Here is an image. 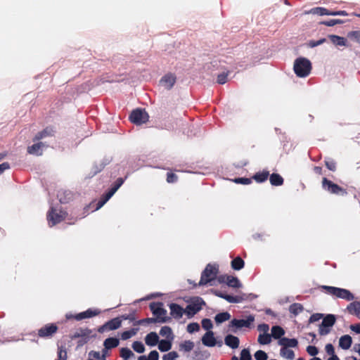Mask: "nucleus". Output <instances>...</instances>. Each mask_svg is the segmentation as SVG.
I'll list each match as a JSON object with an SVG mask.
<instances>
[{"label": "nucleus", "mask_w": 360, "mask_h": 360, "mask_svg": "<svg viewBox=\"0 0 360 360\" xmlns=\"http://www.w3.org/2000/svg\"><path fill=\"white\" fill-rule=\"evenodd\" d=\"M311 63L309 60L306 58H298L294 62V71L299 77H307L311 70Z\"/></svg>", "instance_id": "nucleus-1"}, {"label": "nucleus", "mask_w": 360, "mask_h": 360, "mask_svg": "<svg viewBox=\"0 0 360 360\" xmlns=\"http://www.w3.org/2000/svg\"><path fill=\"white\" fill-rule=\"evenodd\" d=\"M219 273L217 265L208 264L202 272L198 285H205L215 280Z\"/></svg>", "instance_id": "nucleus-2"}, {"label": "nucleus", "mask_w": 360, "mask_h": 360, "mask_svg": "<svg viewBox=\"0 0 360 360\" xmlns=\"http://www.w3.org/2000/svg\"><path fill=\"white\" fill-rule=\"evenodd\" d=\"M67 217V212L51 207L47 212L46 219L49 226L52 227L65 220Z\"/></svg>", "instance_id": "nucleus-3"}, {"label": "nucleus", "mask_w": 360, "mask_h": 360, "mask_svg": "<svg viewBox=\"0 0 360 360\" xmlns=\"http://www.w3.org/2000/svg\"><path fill=\"white\" fill-rule=\"evenodd\" d=\"M322 288L325 290L326 293L347 301H352L354 299L353 294L347 289L327 285L322 286Z\"/></svg>", "instance_id": "nucleus-4"}, {"label": "nucleus", "mask_w": 360, "mask_h": 360, "mask_svg": "<svg viewBox=\"0 0 360 360\" xmlns=\"http://www.w3.org/2000/svg\"><path fill=\"white\" fill-rule=\"evenodd\" d=\"M322 188L330 194L338 195H345L347 194V190L339 185L333 183L332 181L323 177L322 179Z\"/></svg>", "instance_id": "nucleus-5"}, {"label": "nucleus", "mask_w": 360, "mask_h": 360, "mask_svg": "<svg viewBox=\"0 0 360 360\" xmlns=\"http://www.w3.org/2000/svg\"><path fill=\"white\" fill-rule=\"evenodd\" d=\"M336 321L335 316L333 314H327L323 316V321L319 327V333L321 336L329 334L331 331V328L334 326Z\"/></svg>", "instance_id": "nucleus-6"}, {"label": "nucleus", "mask_w": 360, "mask_h": 360, "mask_svg": "<svg viewBox=\"0 0 360 360\" xmlns=\"http://www.w3.org/2000/svg\"><path fill=\"white\" fill-rule=\"evenodd\" d=\"M129 119L132 123L141 125L148 121L149 115L144 109L136 108L132 110Z\"/></svg>", "instance_id": "nucleus-7"}, {"label": "nucleus", "mask_w": 360, "mask_h": 360, "mask_svg": "<svg viewBox=\"0 0 360 360\" xmlns=\"http://www.w3.org/2000/svg\"><path fill=\"white\" fill-rule=\"evenodd\" d=\"M162 307L163 304L160 302H151L149 305L150 309L156 316L158 322L165 323L168 321V318L166 316L167 311Z\"/></svg>", "instance_id": "nucleus-8"}, {"label": "nucleus", "mask_w": 360, "mask_h": 360, "mask_svg": "<svg viewBox=\"0 0 360 360\" xmlns=\"http://www.w3.org/2000/svg\"><path fill=\"white\" fill-rule=\"evenodd\" d=\"M205 304V302L201 297H195L192 300L191 302L186 306L185 313L188 317H192L200 311Z\"/></svg>", "instance_id": "nucleus-9"}, {"label": "nucleus", "mask_w": 360, "mask_h": 360, "mask_svg": "<svg viewBox=\"0 0 360 360\" xmlns=\"http://www.w3.org/2000/svg\"><path fill=\"white\" fill-rule=\"evenodd\" d=\"M58 330V327L56 323H47L38 330L37 335L44 339L51 338Z\"/></svg>", "instance_id": "nucleus-10"}, {"label": "nucleus", "mask_w": 360, "mask_h": 360, "mask_svg": "<svg viewBox=\"0 0 360 360\" xmlns=\"http://www.w3.org/2000/svg\"><path fill=\"white\" fill-rule=\"evenodd\" d=\"M123 183L124 180L122 178H118L115 182L113 186L105 194H104L98 202L96 210H98L103 206V205L114 195Z\"/></svg>", "instance_id": "nucleus-11"}, {"label": "nucleus", "mask_w": 360, "mask_h": 360, "mask_svg": "<svg viewBox=\"0 0 360 360\" xmlns=\"http://www.w3.org/2000/svg\"><path fill=\"white\" fill-rule=\"evenodd\" d=\"M122 325V320L119 317L112 319L107 321L105 324L100 326L98 329V332L103 333L105 331L113 330L119 328Z\"/></svg>", "instance_id": "nucleus-12"}, {"label": "nucleus", "mask_w": 360, "mask_h": 360, "mask_svg": "<svg viewBox=\"0 0 360 360\" xmlns=\"http://www.w3.org/2000/svg\"><path fill=\"white\" fill-rule=\"evenodd\" d=\"M255 321V317L250 315L246 319H233L229 323V327H236V328H241L243 327L250 328Z\"/></svg>", "instance_id": "nucleus-13"}, {"label": "nucleus", "mask_w": 360, "mask_h": 360, "mask_svg": "<svg viewBox=\"0 0 360 360\" xmlns=\"http://www.w3.org/2000/svg\"><path fill=\"white\" fill-rule=\"evenodd\" d=\"M100 314V311L98 309L92 310L91 309H87L85 311L79 313L76 315L67 316L68 319L73 318L77 321H81L82 319L91 318Z\"/></svg>", "instance_id": "nucleus-14"}, {"label": "nucleus", "mask_w": 360, "mask_h": 360, "mask_svg": "<svg viewBox=\"0 0 360 360\" xmlns=\"http://www.w3.org/2000/svg\"><path fill=\"white\" fill-rule=\"evenodd\" d=\"M176 82V77L174 74L165 75L161 79L160 83L167 89H171Z\"/></svg>", "instance_id": "nucleus-15"}, {"label": "nucleus", "mask_w": 360, "mask_h": 360, "mask_svg": "<svg viewBox=\"0 0 360 360\" xmlns=\"http://www.w3.org/2000/svg\"><path fill=\"white\" fill-rule=\"evenodd\" d=\"M55 131L52 127H46L42 131L38 132L33 139V141H37L49 136H53Z\"/></svg>", "instance_id": "nucleus-16"}, {"label": "nucleus", "mask_w": 360, "mask_h": 360, "mask_svg": "<svg viewBox=\"0 0 360 360\" xmlns=\"http://www.w3.org/2000/svg\"><path fill=\"white\" fill-rule=\"evenodd\" d=\"M169 309L171 316L176 319H181L184 313H185V309L176 303H172L169 305Z\"/></svg>", "instance_id": "nucleus-17"}, {"label": "nucleus", "mask_w": 360, "mask_h": 360, "mask_svg": "<svg viewBox=\"0 0 360 360\" xmlns=\"http://www.w3.org/2000/svg\"><path fill=\"white\" fill-rule=\"evenodd\" d=\"M202 342L205 346L214 347L217 344L216 339L214 336V333L209 330L202 338Z\"/></svg>", "instance_id": "nucleus-18"}, {"label": "nucleus", "mask_w": 360, "mask_h": 360, "mask_svg": "<svg viewBox=\"0 0 360 360\" xmlns=\"http://www.w3.org/2000/svg\"><path fill=\"white\" fill-rule=\"evenodd\" d=\"M225 344L232 349H236L239 346V338L233 335H228L224 338Z\"/></svg>", "instance_id": "nucleus-19"}, {"label": "nucleus", "mask_w": 360, "mask_h": 360, "mask_svg": "<svg viewBox=\"0 0 360 360\" xmlns=\"http://www.w3.org/2000/svg\"><path fill=\"white\" fill-rule=\"evenodd\" d=\"M43 146L44 143L41 142L34 143L32 146L27 147V153L31 155H42Z\"/></svg>", "instance_id": "nucleus-20"}, {"label": "nucleus", "mask_w": 360, "mask_h": 360, "mask_svg": "<svg viewBox=\"0 0 360 360\" xmlns=\"http://www.w3.org/2000/svg\"><path fill=\"white\" fill-rule=\"evenodd\" d=\"M278 344L283 347H295L298 345V342L296 339H289L288 338H282L279 340Z\"/></svg>", "instance_id": "nucleus-21"}, {"label": "nucleus", "mask_w": 360, "mask_h": 360, "mask_svg": "<svg viewBox=\"0 0 360 360\" xmlns=\"http://www.w3.org/2000/svg\"><path fill=\"white\" fill-rule=\"evenodd\" d=\"M352 343V339L350 335H345L340 337L339 340V346L343 349H348L350 348Z\"/></svg>", "instance_id": "nucleus-22"}, {"label": "nucleus", "mask_w": 360, "mask_h": 360, "mask_svg": "<svg viewBox=\"0 0 360 360\" xmlns=\"http://www.w3.org/2000/svg\"><path fill=\"white\" fill-rule=\"evenodd\" d=\"M145 342L148 346H155L159 342V337L155 332H150L146 336Z\"/></svg>", "instance_id": "nucleus-23"}, {"label": "nucleus", "mask_w": 360, "mask_h": 360, "mask_svg": "<svg viewBox=\"0 0 360 360\" xmlns=\"http://www.w3.org/2000/svg\"><path fill=\"white\" fill-rule=\"evenodd\" d=\"M269 181L272 186H282L284 182L283 178L277 173H273L271 175L269 174Z\"/></svg>", "instance_id": "nucleus-24"}, {"label": "nucleus", "mask_w": 360, "mask_h": 360, "mask_svg": "<svg viewBox=\"0 0 360 360\" xmlns=\"http://www.w3.org/2000/svg\"><path fill=\"white\" fill-rule=\"evenodd\" d=\"M269 176V172L263 170L262 172H257L253 175L252 179H254L257 183H263L266 181Z\"/></svg>", "instance_id": "nucleus-25"}, {"label": "nucleus", "mask_w": 360, "mask_h": 360, "mask_svg": "<svg viewBox=\"0 0 360 360\" xmlns=\"http://www.w3.org/2000/svg\"><path fill=\"white\" fill-rule=\"evenodd\" d=\"M330 11L328 10L326 8L323 7H316L313 8L311 10L306 11V14H314L319 15H330Z\"/></svg>", "instance_id": "nucleus-26"}, {"label": "nucleus", "mask_w": 360, "mask_h": 360, "mask_svg": "<svg viewBox=\"0 0 360 360\" xmlns=\"http://www.w3.org/2000/svg\"><path fill=\"white\" fill-rule=\"evenodd\" d=\"M91 333V330L88 328H79L75 331L72 335H70L72 340L77 338H82L84 336H89Z\"/></svg>", "instance_id": "nucleus-27"}, {"label": "nucleus", "mask_w": 360, "mask_h": 360, "mask_svg": "<svg viewBox=\"0 0 360 360\" xmlns=\"http://www.w3.org/2000/svg\"><path fill=\"white\" fill-rule=\"evenodd\" d=\"M347 310L351 314L360 317V302H351L347 306Z\"/></svg>", "instance_id": "nucleus-28"}, {"label": "nucleus", "mask_w": 360, "mask_h": 360, "mask_svg": "<svg viewBox=\"0 0 360 360\" xmlns=\"http://www.w3.org/2000/svg\"><path fill=\"white\" fill-rule=\"evenodd\" d=\"M119 340L116 338H108L105 340L103 345L105 349H110L119 345Z\"/></svg>", "instance_id": "nucleus-29"}, {"label": "nucleus", "mask_w": 360, "mask_h": 360, "mask_svg": "<svg viewBox=\"0 0 360 360\" xmlns=\"http://www.w3.org/2000/svg\"><path fill=\"white\" fill-rule=\"evenodd\" d=\"M231 268L236 271L242 269L245 266V262L240 257H236L231 262Z\"/></svg>", "instance_id": "nucleus-30"}, {"label": "nucleus", "mask_w": 360, "mask_h": 360, "mask_svg": "<svg viewBox=\"0 0 360 360\" xmlns=\"http://www.w3.org/2000/svg\"><path fill=\"white\" fill-rule=\"evenodd\" d=\"M285 331L281 326H275L271 328V335L274 339H281V337L284 335Z\"/></svg>", "instance_id": "nucleus-31"}, {"label": "nucleus", "mask_w": 360, "mask_h": 360, "mask_svg": "<svg viewBox=\"0 0 360 360\" xmlns=\"http://www.w3.org/2000/svg\"><path fill=\"white\" fill-rule=\"evenodd\" d=\"M231 319V314L229 312H221L217 314L214 317V321L217 324L221 323Z\"/></svg>", "instance_id": "nucleus-32"}, {"label": "nucleus", "mask_w": 360, "mask_h": 360, "mask_svg": "<svg viewBox=\"0 0 360 360\" xmlns=\"http://www.w3.org/2000/svg\"><path fill=\"white\" fill-rule=\"evenodd\" d=\"M172 348V342L169 340H162L158 342V349L161 352H167Z\"/></svg>", "instance_id": "nucleus-33"}, {"label": "nucleus", "mask_w": 360, "mask_h": 360, "mask_svg": "<svg viewBox=\"0 0 360 360\" xmlns=\"http://www.w3.org/2000/svg\"><path fill=\"white\" fill-rule=\"evenodd\" d=\"M281 355L290 360H292L295 358V353L292 349H290L288 348L282 347L281 349Z\"/></svg>", "instance_id": "nucleus-34"}, {"label": "nucleus", "mask_w": 360, "mask_h": 360, "mask_svg": "<svg viewBox=\"0 0 360 360\" xmlns=\"http://www.w3.org/2000/svg\"><path fill=\"white\" fill-rule=\"evenodd\" d=\"M332 43L335 45L338 46H345L346 45V39L344 37H339L337 35H330L329 36Z\"/></svg>", "instance_id": "nucleus-35"}, {"label": "nucleus", "mask_w": 360, "mask_h": 360, "mask_svg": "<svg viewBox=\"0 0 360 360\" xmlns=\"http://www.w3.org/2000/svg\"><path fill=\"white\" fill-rule=\"evenodd\" d=\"M194 347L193 342L191 340H186L179 345L180 350H184V352H191Z\"/></svg>", "instance_id": "nucleus-36"}, {"label": "nucleus", "mask_w": 360, "mask_h": 360, "mask_svg": "<svg viewBox=\"0 0 360 360\" xmlns=\"http://www.w3.org/2000/svg\"><path fill=\"white\" fill-rule=\"evenodd\" d=\"M226 284L231 288H238L241 286L240 281L237 277H234L232 276H229V279L227 280Z\"/></svg>", "instance_id": "nucleus-37"}, {"label": "nucleus", "mask_w": 360, "mask_h": 360, "mask_svg": "<svg viewBox=\"0 0 360 360\" xmlns=\"http://www.w3.org/2000/svg\"><path fill=\"white\" fill-rule=\"evenodd\" d=\"M303 306L300 303H293L289 307L290 312L295 315L301 313L303 311Z\"/></svg>", "instance_id": "nucleus-38"}, {"label": "nucleus", "mask_w": 360, "mask_h": 360, "mask_svg": "<svg viewBox=\"0 0 360 360\" xmlns=\"http://www.w3.org/2000/svg\"><path fill=\"white\" fill-rule=\"evenodd\" d=\"M257 340L260 345H267L271 342V336L269 333L259 334Z\"/></svg>", "instance_id": "nucleus-39"}, {"label": "nucleus", "mask_w": 360, "mask_h": 360, "mask_svg": "<svg viewBox=\"0 0 360 360\" xmlns=\"http://www.w3.org/2000/svg\"><path fill=\"white\" fill-rule=\"evenodd\" d=\"M138 331V328H132L129 330L124 331L121 334V339L123 340H126L135 335Z\"/></svg>", "instance_id": "nucleus-40"}, {"label": "nucleus", "mask_w": 360, "mask_h": 360, "mask_svg": "<svg viewBox=\"0 0 360 360\" xmlns=\"http://www.w3.org/2000/svg\"><path fill=\"white\" fill-rule=\"evenodd\" d=\"M325 165L326 167L330 171L335 172L337 168L336 162L332 158H328L325 160Z\"/></svg>", "instance_id": "nucleus-41"}, {"label": "nucleus", "mask_w": 360, "mask_h": 360, "mask_svg": "<svg viewBox=\"0 0 360 360\" xmlns=\"http://www.w3.org/2000/svg\"><path fill=\"white\" fill-rule=\"evenodd\" d=\"M160 335L166 337L167 338H172V330L169 326H165L161 328L160 330Z\"/></svg>", "instance_id": "nucleus-42"}, {"label": "nucleus", "mask_w": 360, "mask_h": 360, "mask_svg": "<svg viewBox=\"0 0 360 360\" xmlns=\"http://www.w3.org/2000/svg\"><path fill=\"white\" fill-rule=\"evenodd\" d=\"M134 356V353L127 347H122L120 349V356L127 360Z\"/></svg>", "instance_id": "nucleus-43"}, {"label": "nucleus", "mask_w": 360, "mask_h": 360, "mask_svg": "<svg viewBox=\"0 0 360 360\" xmlns=\"http://www.w3.org/2000/svg\"><path fill=\"white\" fill-rule=\"evenodd\" d=\"M56 360H67V351L64 346L58 348V359Z\"/></svg>", "instance_id": "nucleus-44"}, {"label": "nucleus", "mask_w": 360, "mask_h": 360, "mask_svg": "<svg viewBox=\"0 0 360 360\" xmlns=\"http://www.w3.org/2000/svg\"><path fill=\"white\" fill-rule=\"evenodd\" d=\"M132 348L138 353H143L145 351V347L141 342L135 341L132 344Z\"/></svg>", "instance_id": "nucleus-45"}, {"label": "nucleus", "mask_w": 360, "mask_h": 360, "mask_svg": "<svg viewBox=\"0 0 360 360\" xmlns=\"http://www.w3.org/2000/svg\"><path fill=\"white\" fill-rule=\"evenodd\" d=\"M223 298L230 303H238L240 302V298L238 296L224 295Z\"/></svg>", "instance_id": "nucleus-46"}, {"label": "nucleus", "mask_w": 360, "mask_h": 360, "mask_svg": "<svg viewBox=\"0 0 360 360\" xmlns=\"http://www.w3.org/2000/svg\"><path fill=\"white\" fill-rule=\"evenodd\" d=\"M256 360H267L268 356L266 353L262 350H258L255 353Z\"/></svg>", "instance_id": "nucleus-47"}, {"label": "nucleus", "mask_w": 360, "mask_h": 360, "mask_svg": "<svg viewBox=\"0 0 360 360\" xmlns=\"http://www.w3.org/2000/svg\"><path fill=\"white\" fill-rule=\"evenodd\" d=\"M347 37L356 42L360 43V31H352L348 33Z\"/></svg>", "instance_id": "nucleus-48"}, {"label": "nucleus", "mask_w": 360, "mask_h": 360, "mask_svg": "<svg viewBox=\"0 0 360 360\" xmlns=\"http://www.w3.org/2000/svg\"><path fill=\"white\" fill-rule=\"evenodd\" d=\"M202 327L207 330H210L212 327L213 324L212 321L210 319H203L202 320Z\"/></svg>", "instance_id": "nucleus-49"}, {"label": "nucleus", "mask_w": 360, "mask_h": 360, "mask_svg": "<svg viewBox=\"0 0 360 360\" xmlns=\"http://www.w3.org/2000/svg\"><path fill=\"white\" fill-rule=\"evenodd\" d=\"M179 355L176 352H170L162 356V360H176Z\"/></svg>", "instance_id": "nucleus-50"}, {"label": "nucleus", "mask_w": 360, "mask_h": 360, "mask_svg": "<svg viewBox=\"0 0 360 360\" xmlns=\"http://www.w3.org/2000/svg\"><path fill=\"white\" fill-rule=\"evenodd\" d=\"M233 182L236 184H241L244 185H248L252 183V179L245 178V177H239L233 179Z\"/></svg>", "instance_id": "nucleus-51"}, {"label": "nucleus", "mask_w": 360, "mask_h": 360, "mask_svg": "<svg viewBox=\"0 0 360 360\" xmlns=\"http://www.w3.org/2000/svg\"><path fill=\"white\" fill-rule=\"evenodd\" d=\"M200 326L198 323H191L187 326V331L190 333L198 331Z\"/></svg>", "instance_id": "nucleus-52"}, {"label": "nucleus", "mask_w": 360, "mask_h": 360, "mask_svg": "<svg viewBox=\"0 0 360 360\" xmlns=\"http://www.w3.org/2000/svg\"><path fill=\"white\" fill-rule=\"evenodd\" d=\"M158 322V319L155 318H146L141 319L134 323V325H140L143 323H153Z\"/></svg>", "instance_id": "nucleus-53"}, {"label": "nucleus", "mask_w": 360, "mask_h": 360, "mask_svg": "<svg viewBox=\"0 0 360 360\" xmlns=\"http://www.w3.org/2000/svg\"><path fill=\"white\" fill-rule=\"evenodd\" d=\"M252 357L250 353V351L248 349H242L240 352V360H251Z\"/></svg>", "instance_id": "nucleus-54"}, {"label": "nucleus", "mask_w": 360, "mask_h": 360, "mask_svg": "<svg viewBox=\"0 0 360 360\" xmlns=\"http://www.w3.org/2000/svg\"><path fill=\"white\" fill-rule=\"evenodd\" d=\"M228 72H223L217 76V83L224 84L227 82Z\"/></svg>", "instance_id": "nucleus-55"}, {"label": "nucleus", "mask_w": 360, "mask_h": 360, "mask_svg": "<svg viewBox=\"0 0 360 360\" xmlns=\"http://www.w3.org/2000/svg\"><path fill=\"white\" fill-rule=\"evenodd\" d=\"M323 314H320V313H316V314H313L309 319V323H315L316 321H319L320 319H323Z\"/></svg>", "instance_id": "nucleus-56"}, {"label": "nucleus", "mask_w": 360, "mask_h": 360, "mask_svg": "<svg viewBox=\"0 0 360 360\" xmlns=\"http://www.w3.org/2000/svg\"><path fill=\"white\" fill-rule=\"evenodd\" d=\"M178 180V176L172 172H168L167 174V183L172 184L175 183Z\"/></svg>", "instance_id": "nucleus-57"}, {"label": "nucleus", "mask_w": 360, "mask_h": 360, "mask_svg": "<svg viewBox=\"0 0 360 360\" xmlns=\"http://www.w3.org/2000/svg\"><path fill=\"white\" fill-rule=\"evenodd\" d=\"M307 352L309 355L315 356L318 354L319 350L316 347L309 345L307 347Z\"/></svg>", "instance_id": "nucleus-58"}, {"label": "nucleus", "mask_w": 360, "mask_h": 360, "mask_svg": "<svg viewBox=\"0 0 360 360\" xmlns=\"http://www.w3.org/2000/svg\"><path fill=\"white\" fill-rule=\"evenodd\" d=\"M147 358L148 360H158L159 354L156 350H153L149 353L148 356Z\"/></svg>", "instance_id": "nucleus-59"}, {"label": "nucleus", "mask_w": 360, "mask_h": 360, "mask_svg": "<svg viewBox=\"0 0 360 360\" xmlns=\"http://www.w3.org/2000/svg\"><path fill=\"white\" fill-rule=\"evenodd\" d=\"M257 329L259 331L263 332V333H268L269 326L266 323H262L258 326Z\"/></svg>", "instance_id": "nucleus-60"}, {"label": "nucleus", "mask_w": 360, "mask_h": 360, "mask_svg": "<svg viewBox=\"0 0 360 360\" xmlns=\"http://www.w3.org/2000/svg\"><path fill=\"white\" fill-rule=\"evenodd\" d=\"M326 41V40L324 38L321 39H319L318 41H310L309 43V45L310 47L313 48V47H315V46H319V45L322 44Z\"/></svg>", "instance_id": "nucleus-61"}, {"label": "nucleus", "mask_w": 360, "mask_h": 360, "mask_svg": "<svg viewBox=\"0 0 360 360\" xmlns=\"http://www.w3.org/2000/svg\"><path fill=\"white\" fill-rule=\"evenodd\" d=\"M326 351L327 354L330 355L331 356H333V355H335L334 347H333V345H331V344H327L326 345Z\"/></svg>", "instance_id": "nucleus-62"}, {"label": "nucleus", "mask_w": 360, "mask_h": 360, "mask_svg": "<svg viewBox=\"0 0 360 360\" xmlns=\"http://www.w3.org/2000/svg\"><path fill=\"white\" fill-rule=\"evenodd\" d=\"M217 279L219 283H226L227 280L229 279L228 275H221L219 276H217Z\"/></svg>", "instance_id": "nucleus-63"}, {"label": "nucleus", "mask_w": 360, "mask_h": 360, "mask_svg": "<svg viewBox=\"0 0 360 360\" xmlns=\"http://www.w3.org/2000/svg\"><path fill=\"white\" fill-rule=\"evenodd\" d=\"M89 340V336H84L82 338H80L77 342V347H82L84 344L87 343Z\"/></svg>", "instance_id": "nucleus-64"}]
</instances>
